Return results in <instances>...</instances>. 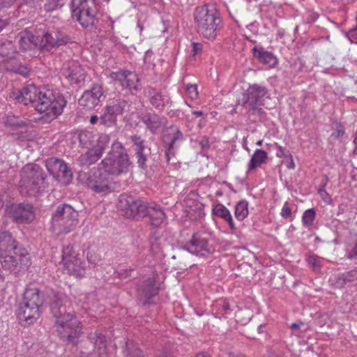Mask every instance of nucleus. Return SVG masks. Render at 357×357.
I'll use <instances>...</instances> for the list:
<instances>
[{"mask_svg":"<svg viewBox=\"0 0 357 357\" xmlns=\"http://www.w3.org/2000/svg\"><path fill=\"white\" fill-rule=\"evenodd\" d=\"M50 311L55 320L74 314L70 301L65 295L59 294H55L52 299Z\"/></svg>","mask_w":357,"mask_h":357,"instance_id":"nucleus-19","label":"nucleus"},{"mask_svg":"<svg viewBox=\"0 0 357 357\" xmlns=\"http://www.w3.org/2000/svg\"><path fill=\"white\" fill-rule=\"evenodd\" d=\"M6 213L17 223L29 222L34 218L33 206L26 203L12 204L7 208Z\"/></svg>","mask_w":357,"mask_h":357,"instance_id":"nucleus-21","label":"nucleus"},{"mask_svg":"<svg viewBox=\"0 0 357 357\" xmlns=\"http://www.w3.org/2000/svg\"><path fill=\"white\" fill-rule=\"evenodd\" d=\"M102 169L99 166L91 169L86 176V185L96 193L106 195L112 192L114 188Z\"/></svg>","mask_w":357,"mask_h":357,"instance_id":"nucleus-14","label":"nucleus"},{"mask_svg":"<svg viewBox=\"0 0 357 357\" xmlns=\"http://www.w3.org/2000/svg\"><path fill=\"white\" fill-rule=\"evenodd\" d=\"M109 77L115 85H119L124 89H128L134 95L142 89V84L138 75L128 70H119L112 72Z\"/></svg>","mask_w":357,"mask_h":357,"instance_id":"nucleus-12","label":"nucleus"},{"mask_svg":"<svg viewBox=\"0 0 357 357\" xmlns=\"http://www.w3.org/2000/svg\"><path fill=\"white\" fill-rule=\"evenodd\" d=\"M234 214L238 220H243L248 215V202L246 200L240 201L236 206Z\"/></svg>","mask_w":357,"mask_h":357,"instance_id":"nucleus-41","label":"nucleus"},{"mask_svg":"<svg viewBox=\"0 0 357 357\" xmlns=\"http://www.w3.org/2000/svg\"><path fill=\"white\" fill-rule=\"evenodd\" d=\"M61 76L72 87H80L84 84L86 77V71L76 61L65 63L61 70Z\"/></svg>","mask_w":357,"mask_h":357,"instance_id":"nucleus-13","label":"nucleus"},{"mask_svg":"<svg viewBox=\"0 0 357 357\" xmlns=\"http://www.w3.org/2000/svg\"><path fill=\"white\" fill-rule=\"evenodd\" d=\"M184 140L183 132L178 128L172 130L162 137V142L165 149V158L167 162H170L172 156H174L175 151Z\"/></svg>","mask_w":357,"mask_h":357,"instance_id":"nucleus-22","label":"nucleus"},{"mask_svg":"<svg viewBox=\"0 0 357 357\" xmlns=\"http://www.w3.org/2000/svg\"><path fill=\"white\" fill-rule=\"evenodd\" d=\"M327 184V180H326L324 181V185H321L320 186V188L318 189V194L321 196V197L322 198V199L325 202H328L329 201L331 200V197L330 196V195L326 192V190H325V187Z\"/></svg>","mask_w":357,"mask_h":357,"instance_id":"nucleus-49","label":"nucleus"},{"mask_svg":"<svg viewBox=\"0 0 357 357\" xmlns=\"http://www.w3.org/2000/svg\"><path fill=\"white\" fill-rule=\"evenodd\" d=\"M163 119L155 113H146L142 118V122L152 134H155L163 125Z\"/></svg>","mask_w":357,"mask_h":357,"instance_id":"nucleus-30","label":"nucleus"},{"mask_svg":"<svg viewBox=\"0 0 357 357\" xmlns=\"http://www.w3.org/2000/svg\"><path fill=\"white\" fill-rule=\"evenodd\" d=\"M4 124L13 129H17L26 126L28 121L15 115L8 114L4 119Z\"/></svg>","mask_w":357,"mask_h":357,"instance_id":"nucleus-39","label":"nucleus"},{"mask_svg":"<svg viewBox=\"0 0 357 357\" xmlns=\"http://www.w3.org/2000/svg\"><path fill=\"white\" fill-rule=\"evenodd\" d=\"M14 52L13 43L8 40L0 38V66L12 62Z\"/></svg>","mask_w":357,"mask_h":357,"instance_id":"nucleus-33","label":"nucleus"},{"mask_svg":"<svg viewBox=\"0 0 357 357\" xmlns=\"http://www.w3.org/2000/svg\"><path fill=\"white\" fill-rule=\"evenodd\" d=\"M264 328H266V325H264V324H261V325H259V326H258V329H257V331H258L259 333H264Z\"/></svg>","mask_w":357,"mask_h":357,"instance_id":"nucleus-64","label":"nucleus"},{"mask_svg":"<svg viewBox=\"0 0 357 357\" xmlns=\"http://www.w3.org/2000/svg\"><path fill=\"white\" fill-rule=\"evenodd\" d=\"M192 114L197 117H202V119H206V116L202 111H192Z\"/></svg>","mask_w":357,"mask_h":357,"instance_id":"nucleus-61","label":"nucleus"},{"mask_svg":"<svg viewBox=\"0 0 357 357\" xmlns=\"http://www.w3.org/2000/svg\"><path fill=\"white\" fill-rule=\"evenodd\" d=\"M54 327L60 338L68 343L76 344L82 334V326L75 314L55 320Z\"/></svg>","mask_w":357,"mask_h":357,"instance_id":"nucleus-9","label":"nucleus"},{"mask_svg":"<svg viewBox=\"0 0 357 357\" xmlns=\"http://www.w3.org/2000/svg\"><path fill=\"white\" fill-rule=\"evenodd\" d=\"M213 214L224 220L232 231L236 230V227L231 214L229 209L223 204L220 203L215 204L213 208Z\"/></svg>","mask_w":357,"mask_h":357,"instance_id":"nucleus-34","label":"nucleus"},{"mask_svg":"<svg viewBox=\"0 0 357 357\" xmlns=\"http://www.w3.org/2000/svg\"><path fill=\"white\" fill-rule=\"evenodd\" d=\"M45 166L55 180L59 183L66 185L68 183L72 174L67 164L61 159L57 158H50L46 160Z\"/></svg>","mask_w":357,"mask_h":357,"instance_id":"nucleus-17","label":"nucleus"},{"mask_svg":"<svg viewBox=\"0 0 357 357\" xmlns=\"http://www.w3.org/2000/svg\"><path fill=\"white\" fill-rule=\"evenodd\" d=\"M126 356L129 357H144L142 351L134 344L132 341L126 342V349L124 351Z\"/></svg>","mask_w":357,"mask_h":357,"instance_id":"nucleus-43","label":"nucleus"},{"mask_svg":"<svg viewBox=\"0 0 357 357\" xmlns=\"http://www.w3.org/2000/svg\"><path fill=\"white\" fill-rule=\"evenodd\" d=\"M184 248L191 254L200 257H206L213 252V246L209 244L208 239L199 233L192 235Z\"/></svg>","mask_w":357,"mask_h":357,"instance_id":"nucleus-18","label":"nucleus"},{"mask_svg":"<svg viewBox=\"0 0 357 357\" xmlns=\"http://www.w3.org/2000/svg\"><path fill=\"white\" fill-rule=\"evenodd\" d=\"M130 102L124 99L116 100L112 105H109L117 114L129 109Z\"/></svg>","mask_w":357,"mask_h":357,"instance_id":"nucleus-44","label":"nucleus"},{"mask_svg":"<svg viewBox=\"0 0 357 357\" xmlns=\"http://www.w3.org/2000/svg\"><path fill=\"white\" fill-rule=\"evenodd\" d=\"M159 287L154 278L144 280L137 288V296L144 305L149 304L150 300L158 293Z\"/></svg>","mask_w":357,"mask_h":357,"instance_id":"nucleus-24","label":"nucleus"},{"mask_svg":"<svg viewBox=\"0 0 357 357\" xmlns=\"http://www.w3.org/2000/svg\"><path fill=\"white\" fill-rule=\"evenodd\" d=\"M118 210L122 215L128 218H143L146 204L131 195L122 194L119 196Z\"/></svg>","mask_w":357,"mask_h":357,"instance_id":"nucleus-10","label":"nucleus"},{"mask_svg":"<svg viewBox=\"0 0 357 357\" xmlns=\"http://www.w3.org/2000/svg\"><path fill=\"white\" fill-rule=\"evenodd\" d=\"M307 262L310 266V267L313 269L315 272H319L321 270V261L318 259V257L314 255H309L307 257Z\"/></svg>","mask_w":357,"mask_h":357,"instance_id":"nucleus-46","label":"nucleus"},{"mask_svg":"<svg viewBox=\"0 0 357 357\" xmlns=\"http://www.w3.org/2000/svg\"><path fill=\"white\" fill-rule=\"evenodd\" d=\"M252 54L260 63L268 65L269 67H275L278 64V59L274 54L266 51L262 47H254Z\"/></svg>","mask_w":357,"mask_h":357,"instance_id":"nucleus-29","label":"nucleus"},{"mask_svg":"<svg viewBox=\"0 0 357 357\" xmlns=\"http://www.w3.org/2000/svg\"><path fill=\"white\" fill-rule=\"evenodd\" d=\"M357 284V270L354 269L348 272L340 274L337 276L335 285L338 288H342L344 286Z\"/></svg>","mask_w":357,"mask_h":357,"instance_id":"nucleus-36","label":"nucleus"},{"mask_svg":"<svg viewBox=\"0 0 357 357\" xmlns=\"http://www.w3.org/2000/svg\"><path fill=\"white\" fill-rule=\"evenodd\" d=\"M268 159V153L262 149H256L248 164V172L255 170L265 164Z\"/></svg>","mask_w":357,"mask_h":357,"instance_id":"nucleus-35","label":"nucleus"},{"mask_svg":"<svg viewBox=\"0 0 357 357\" xmlns=\"http://www.w3.org/2000/svg\"><path fill=\"white\" fill-rule=\"evenodd\" d=\"M192 49L191 51V54L193 57H195L202 52L203 45L199 43H192Z\"/></svg>","mask_w":357,"mask_h":357,"instance_id":"nucleus-55","label":"nucleus"},{"mask_svg":"<svg viewBox=\"0 0 357 357\" xmlns=\"http://www.w3.org/2000/svg\"><path fill=\"white\" fill-rule=\"evenodd\" d=\"M78 223V212L70 205L63 204L53 213L50 229L57 236L66 234L74 230Z\"/></svg>","mask_w":357,"mask_h":357,"instance_id":"nucleus-7","label":"nucleus"},{"mask_svg":"<svg viewBox=\"0 0 357 357\" xmlns=\"http://www.w3.org/2000/svg\"><path fill=\"white\" fill-rule=\"evenodd\" d=\"M129 140L132 144L131 147L135 152L138 167L142 169H146L147 161L151 153V147L149 146L146 140L138 134L130 136Z\"/></svg>","mask_w":357,"mask_h":357,"instance_id":"nucleus-16","label":"nucleus"},{"mask_svg":"<svg viewBox=\"0 0 357 357\" xmlns=\"http://www.w3.org/2000/svg\"><path fill=\"white\" fill-rule=\"evenodd\" d=\"M268 98V92L265 86L257 84L250 85L241 98L238 99L234 110L241 107V112H244L249 116H261L264 114L261 106Z\"/></svg>","mask_w":357,"mask_h":357,"instance_id":"nucleus-5","label":"nucleus"},{"mask_svg":"<svg viewBox=\"0 0 357 357\" xmlns=\"http://www.w3.org/2000/svg\"><path fill=\"white\" fill-rule=\"evenodd\" d=\"M43 301V294L39 289L28 287L22 301L19 304L17 312L18 319L26 321L27 324L34 323L40 315Z\"/></svg>","mask_w":357,"mask_h":357,"instance_id":"nucleus-4","label":"nucleus"},{"mask_svg":"<svg viewBox=\"0 0 357 357\" xmlns=\"http://www.w3.org/2000/svg\"><path fill=\"white\" fill-rule=\"evenodd\" d=\"M116 115L118 114L109 105L107 106L100 118V123L106 126H111L115 123Z\"/></svg>","mask_w":357,"mask_h":357,"instance_id":"nucleus-40","label":"nucleus"},{"mask_svg":"<svg viewBox=\"0 0 357 357\" xmlns=\"http://www.w3.org/2000/svg\"><path fill=\"white\" fill-rule=\"evenodd\" d=\"M79 146L84 149L95 147L100 140V135L97 137L93 132L89 130H81L77 135Z\"/></svg>","mask_w":357,"mask_h":357,"instance_id":"nucleus-32","label":"nucleus"},{"mask_svg":"<svg viewBox=\"0 0 357 357\" xmlns=\"http://www.w3.org/2000/svg\"><path fill=\"white\" fill-rule=\"evenodd\" d=\"M24 248L19 247L17 241L13 238L10 233L2 231L0 233V254L19 252Z\"/></svg>","mask_w":357,"mask_h":357,"instance_id":"nucleus-28","label":"nucleus"},{"mask_svg":"<svg viewBox=\"0 0 357 357\" xmlns=\"http://www.w3.org/2000/svg\"><path fill=\"white\" fill-rule=\"evenodd\" d=\"M198 32L205 38L214 40L221 29L222 18L218 5L213 3L198 6L194 11Z\"/></svg>","mask_w":357,"mask_h":357,"instance_id":"nucleus-1","label":"nucleus"},{"mask_svg":"<svg viewBox=\"0 0 357 357\" xmlns=\"http://www.w3.org/2000/svg\"><path fill=\"white\" fill-rule=\"evenodd\" d=\"M73 17L80 25L88 29H93L98 22V9L92 0H71Z\"/></svg>","mask_w":357,"mask_h":357,"instance_id":"nucleus-8","label":"nucleus"},{"mask_svg":"<svg viewBox=\"0 0 357 357\" xmlns=\"http://www.w3.org/2000/svg\"><path fill=\"white\" fill-rule=\"evenodd\" d=\"M9 24L8 20L0 19V32Z\"/></svg>","mask_w":357,"mask_h":357,"instance_id":"nucleus-60","label":"nucleus"},{"mask_svg":"<svg viewBox=\"0 0 357 357\" xmlns=\"http://www.w3.org/2000/svg\"><path fill=\"white\" fill-rule=\"evenodd\" d=\"M98 120V118L97 116H96V115L91 116L90 118V123L93 125V124L96 123Z\"/></svg>","mask_w":357,"mask_h":357,"instance_id":"nucleus-63","label":"nucleus"},{"mask_svg":"<svg viewBox=\"0 0 357 357\" xmlns=\"http://www.w3.org/2000/svg\"><path fill=\"white\" fill-rule=\"evenodd\" d=\"M347 38L351 43L357 44V26H354L346 33Z\"/></svg>","mask_w":357,"mask_h":357,"instance_id":"nucleus-51","label":"nucleus"},{"mask_svg":"<svg viewBox=\"0 0 357 357\" xmlns=\"http://www.w3.org/2000/svg\"><path fill=\"white\" fill-rule=\"evenodd\" d=\"M278 150H277V156L278 157H282L284 155L285 149L283 148L281 146H278Z\"/></svg>","mask_w":357,"mask_h":357,"instance_id":"nucleus-58","label":"nucleus"},{"mask_svg":"<svg viewBox=\"0 0 357 357\" xmlns=\"http://www.w3.org/2000/svg\"><path fill=\"white\" fill-rule=\"evenodd\" d=\"M345 134V129L344 126L340 123L335 124V131L331 134V137L335 139H340L343 137Z\"/></svg>","mask_w":357,"mask_h":357,"instance_id":"nucleus-48","label":"nucleus"},{"mask_svg":"<svg viewBox=\"0 0 357 357\" xmlns=\"http://www.w3.org/2000/svg\"><path fill=\"white\" fill-rule=\"evenodd\" d=\"M15 0H0V6L9 7L14 3Z\"/></svg>","mask_w":357,"mask_h":357,"instance_id":"nucleus-57","label":"nucleus"},{"mask_svg":"<svg viewBox=\"0 0 357 357\" xmlns=\"http://www.w3.org/2000/svg\"><path fill=\"white\" fill-rule=\"evenodd\" d=\"M48 186L47 176L40 165L29 163L22 168L19 188L22 195L40 196L46 191Z\"/></svg>","mask_w":357,"mask_h":357,"instance_id":"nucleus-2","label":"nucleus"},{"mask_svg":"<svg viewBox=\"0 0 357 357\" xmlns=\"http://www.w3.org/2000/svg\"><path fill=\"white\" fill-rule=\"evenodd\" d=\"M148 93L151 105L156 109H162L169 102V98L167 95L160 91H157L153 88H149Z\"/></svg>","mask_w":357,"mask_h":357,"instance_id":"nucleus-31","label":"nucleus"},{"mask_svg":"<svg viewBox=\"0 0 357 357\" xmlns=\"http://www.w3.org/2000/svg\"><path fill=\"white\" fill-rule=\"evenodd\" d=\"M186 93L188 96L195 100L198 97L197 86L195 84H188L186 86Z\"/></svg>","mask_w":357,"mask_h":357,"instance_id":"nucleus-50","label":"nucleus"},{"mask_svg":"<svg viewBox=\"0 0 357 357\" xmlns=\"http://www.w3.org/2000/svg\"><path fill=\"white\" fill-rule=\"evenodd\" d=\"M103 90L101 85L94 84L91 89L85 91L79 99V105L87 109H93L103 98Z\"/></svg>","mask_w":357,"mask_h":357,"instance_id":"nucleus-23","label":"nucleus"},{"mask_svg":"<svg viewBox=\"0 0 357 357\" xmlns=\"http://www.w3.org/2000/svg\"><path fill=\"white\" fill-rule=\"evenodd\" d=\"M0 70L13 72L24 77H28L30 73V70L26 66L18 64L14 57L12 59V62L1 65Z\"/></svg>","mask_w":357,"mask_h":357,"instance_id":"nucleus-37","label":"nucleus"},{"mask_svg":"<svg viewBox=\"0 0 357 357\" xmlns=\"http://www.w3.org/2000/svg\"><path fill=\"white\" fill-rule=\"evenodd\" d=\"M39 93H40V87H36L34 85H28L22 89V90L13 92V96L17 102H22L25 105L29 103H32L35 105L38 103Z\"/></svg>","mask_w":357,"mask_h":357,"instance_id":"nucleus-26","label":"nucleus"},{"mask_svg":"<svg viewBox=\"0 0 357 357\" xmlns=\"http://www.w3.org/2000/svg\"><path fill=\"white\" fill-rule=\"evenodd\" d=\"M66 102L65 98L58 90L45 86L40 87L38 103L33 107L37 112L44 114L48 121H52L63 112Z\"/></svg>","mask_w":357,"mask_h":357,"instance_id":"nucleus-3","label":"nucleus"},{"mask_svg":"<svg viewBox=\"0 0 357 357\" xmlns=\"http://www.w3.org/2000/svg\"><path fill=\"white\" fill-rule=\"evenodd\" d=\"M0 262L2 268L10 273L27 268L30 265L29 255L26 250L0 254Z\"/></svg>","mask_w":357,"mask_h":357,"instance_id":"nucleus-11","label":"nucleus"},{"mask_svg":"<svg viewBox=\"0 0 357 357\" xmlns=\"http://www.w3.org/2000/svg\"><path fill=\"white\" fill-rule=\"evenodd\" d=\"M68 38L61 31L46 32L40 40V47L43 50L50 51L55 47L65 45Z\"/></svg>","mask_w":357,"mask_h":357,"instance_id":"nucleus-25","label":"nucleus"},{"mask_svg":"<svg viewBox=\"0 0 357 357\" xmlns=\"http://www.w3.org/2000/svg\"><path fill=\"white\" fill-rule=\"evenodd\" d=\"M62 261L70 275H80L83 271L82 260L75 252L73 246L67 245L62 250Z\"/></svg>","mask_w":357,"mask_h":357,"instance_id":"nucleus-20","label":"nucleus"},{"mask_svg":"<svg viewBox=\"0 0 357 357\" xmlns=\"http://www.w3.org/2000/svg\"><path fill=\"white\" fill-rule=\"evenodd\" d=\"M32 40L29 36H21L19 40L21 48L24 50L29 49Z\"/></svg>","mask_w":357,"mask_h":357,"instance_id":"nucleus-52","label":"nucleus"},{"mask_svg":"<svg viewBox=\"0 0 357 357\" xmlns=\"http://www.w3.org/2000/svg\"><path fill=\"white\" fill-rule=\"evenodd\" d=\"M130 165L126 149L121 142L115 141L112 144V150L98 166L108 174L119 176L126 174Z\"/></svg>","mask_w":357,"mask_h":357,"instance_id":"nucleus-6","label":"nucleus"},{"mask_svg":"<svg viewBox=\"0 0 357 357\" xmlns=\"http://www.w3.org/2000/svg\"><path fill=\"white\" fill-rule=\"evenodd\" d=\"M88 338L89 341L94 344V347L99 351L101 354L106 350V339L105 335L98 330L91 332L89 334Z\"/></svg>","mask_w":357,"mask_h":357,"instance_id":"nucleus-38","label":"nucleus"},{"mask_svg":"<svg viewBox=\"0 0 357 357\" xmlns=\"http://www.w3.org/2000/svg\"><path fill=\"white\" fill-rule=\"evenodd\" d=\"M66 3V0H46L44 8L47 12H52L61 8Z\"/></svg>","mask_w":357,"mask_h":357,"instance_id":"nucleus-45","label":"nucleus"},{"mask_svg":"<svg viewBox=\"0 0 357 357\" xmlns=\"http://www.w3.org/2000/svg\"><path fill=\"white\" fill-rule=\"evenodd\" d=\"M144 211V216H149L151 223L153 226L161 225L167 218L163 208L155 203L146 204Z\"/></svg>","mask_w":357,"mask_h":357,"instance_id":"nucleus-27","label":"nucleus"},{"mask_svg":"<svg viewBox=\"0 0 357 357\" xmlns=\"http://www.w3.org/2000/svg\"><path fill=\"white\" fill-rule=\"evenodd\" d=\"M280 215L284 219H288L289 218L291 217V208H290L289 204L287 202L284 203L281 210Z\"/></svg>","mask_w":357,"mask_h":357,"instance_id":"nucleus-53","label":"nucleus"},{"mask_svg":"<svg viewBox=\"0 0 357 357\" xmlns=\"http://www.w3.org/2000/svg\"><path fill=\"white\" fill-rule=\"evenodd\" d=\"M287 167L289 169H294L295 168V164L293 160V158L291 155H290V161L287 163Z\"/></svg>","mask_w":357,"mask_h":357,"instance_id":"nucleus-62","label":"nucleus"},{"mask_svg":"<svg viewBox=\"0 0 357 357\" xmlns=\"http://www.w3.org/2000/svg\"><path fill=\"white\" fill-rule=\"evenodd\" d=\"M87 259L88 261L92 264H96L100 260V257L98 256H94V255L91 252H88Z\"/></svg>","mask_w":357,"mask_h":357,"instance_id":"nucleus-56","label":"nucleus"},{"mask_svg":"<svg viewBox=\"0 0 357 357\" xmlns=\"http://www.w3.org/2000/svg\"><path fill=\"white\" fill-rule=\"evenodd\" d=\"M110 137L108 135H100V140L95 147L87 149L88 151L82 154L77 159V162L80 166L89 167L96 163L102 155L107 147H108Z\"/></svg>","mask_w":357,"mask_h":357,"instance_id":"nucleus-15","label":"nucleus"},{"mask_svg":"<svg viewBox=\"0 0 357 357\" xmlns=\"http://www.w3.org/2000/svg\"><path fill=\"white\" fill-rule=\"evenodd\" d=\"M316 218V211L314 208H309L304 211L302 215L303 225L306 228H310L314 223Z\"/></svg>","mask_w":357,"mask_h":357,"instance_id":"nucleus-42","label":"nucleus"},{"mask_svg":"<svg viewBox=\"0 0 357 357\" xmlns=\"http://www.w3.org/2000/svg\"><path fill=\"white\" fill-rule=\"evenodd\" d=\"M215 306L217 308L218 313L222 315L227 314L230 310L229 302L225 299L218 300Z\"/></svg>","mask_w":357,"mask_h":357,"instance_id":"nucleus-47","label":"nucleus"},{"mask_svg":"<svg viewBox=\"0 0 357 357\" xmlns=\"http://www.w3.org/2000/svg\"><path fill=\"white\" fill-rule=\"evenodd\" d=\"M196 142L200 146L202 150H206L209 147V141L207 137L203 136L196 140Z\"/></svg>","mask_w":357,"mask_h":357,"instance_id":"nucleus-54","label":"nucleus"},{"mask_svg":"<svg viewBox=\"0 0 357 357\" xmlns=\"http://www.w3.org/2000/svg\"><path fill=\"white\" fill-rule=\"evenodd\" d=\"M130 271H131L130 269V270L120 269L119 274L120 275V277H121V278H126L127 276H128L130 275Z\"/></svg>","mask_w":357,"mask_h":357,"instance_id":"nucleus-59","label":"nucleus"}]
</instances>
